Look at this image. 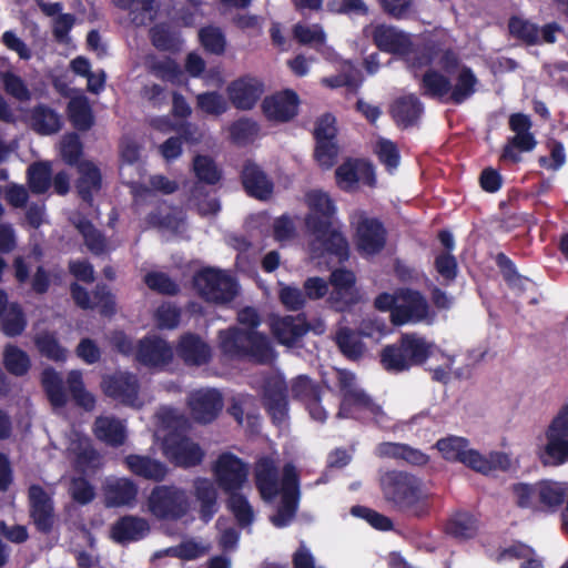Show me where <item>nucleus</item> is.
Listing matches in <instances>:
<instances>
[{
    "mask_svg": "<svg viewBox=\"0 0 568 568\" xmlns=\"http://www.w3.org/2000/svg\"><path fill=\"white\" fill-rule=\"evenodd\" d=\"M308 212L305 226L314 236L313 252L316 256H334L338 263L349 258V244L336 225L337 207L333 199L324 191L313 190L306 193Z\"/></svg>",
    "mask_w": 568,
    "mask_h": 568,
    "instance_id": "obj_1",
    "label": "nucleus"
},
{
    "mask_svg": "<svg viewBox=\"0 0 568 568\" xmlns=\"http://www.w3.org/2000/svg\"><path fill=\"white\" fill-rule=\"evenodd\" d=\"M381 489L387 503L396 510L416 518L426 517L430 505L423 491L422 480L400 470L387 471L381 479Z\"/></svg>",
    "mask_w": 568,
    "mask_h": 568,
    "instance_id": "obj_2",
    "label": "nucleus"
},
{
    "mask_svg": "<svg viewBox=\"0 0 568 568\" xmlns=\"http://www.w3.org/2000/svg\"><path fill=\"white\" fill-rule=\"evenodd\" d=\"M217 342L221 354L229 359L270 364L274 358L270 338L258 331H244L239 326H230L219 331Z\"/></svg>",
    "mask_w": 568,
    "mask_h": 568,
    "instance_id": "obj_3",
    "label": "nucleus"
},
{
    "mask_svg": "<svg viewBox=\"0 0 568 568\" xmlns=\"http://www.w3.org/2000/svg\"><path fill=\"white\" fill-rule=\"evenodd\" d=\"M436 345L417 333H404L385 345L379 354L381 364L388 373H403L423 366L434 354Z\"/></svg>",
    "mask_w": 568,
    "mask_h": 568,
    "instance_id": "obj_4",
    "label": "nucleus"
},
{
    "mask_svg": "<svg viewBox=\"0 0 568 568\" xmlns=\"http://www.w3.org/2000/svg\"><path fill=\"white\" fill-rule=\"evenodd\" d=\"M146 508L152 517L164 521H179L191 508L187 491L176 485H156L148 498Z\"/></svg>",
    "mask_w": 568,
    "mask_h": 568,
    "instance_id": "obj_5",
    "label": "nucleus"
},
{
    "mask_svg": "<svg viewBox=\"0 0 568 568\" xmlns=\"http://www.w3.org/2000/svg\"><path fill=\"white\" fill-rule=\"evenodd\" d=\"M193 286L206 302L225 304L237 294L236 281L223 271L205 267L193 275Z\"/></svg>",
    "mask_w": 568,
    "mask_h": 568,
    "instance_id": "obj_6",
    "label": "nucleus"
},
{
    "mask_svg": "<svg viewBox=\"0 0 568 568\" xmlns=\"http://www.w3.org/2000/svg\"><path fill=\"white\" fill-rule=\"evenodd\" d=\"M545 437L542 464L559 466L568 463V404H565L552 418L545 432Z\"/></svg>",
    "mask_w": 568,
    "mask_h": 568,
    "instance_id": "obj_7",
    "label": "nucleus"
},
{
    "mask_svg": "<svg viewBox=\"0 0 568 568\" xmlns=\"http://www.w3.org/2000/svg\"><path fill=\"white\" fill-rule=\"evenodd\" d=\"M162 449L171 464L183 469L201 465L205 456L197 443L179 430H172L165 435Z\"/></svg>",
    "mask_w": 568,
    "mask_h": 568,
    "instance_id": "obj_8",
    "label": "nucleus"
},
{
    "mask_svg": "<svg viewBox=\"0 0 568 568\" xmlns=\"http://www.w3.org/2000/svg\"><path fill=\"white\" fill-rule=\"evenodd\" d=\"M280 493V505L270 521L277 528H284L295 518L301 497L300 476L293 465H286L283 469Z\"/></svg>",
    "mask_w": 568,
    "mask_h": 568,
    "instance_id": "obj_9",
    "label": "nucleus"
},
{
    "mask_svg": "<svg viewBox=\"0 0 568 568\" xmlns=\"http://www.w3.org/2000/svg\"><path fill=\"white\" fill-rule=\"evenodd\" d=\"M217 486L225 493L240 491L248 477L247 464L231 452L220 454L212 466Z\"/></svg>",
    "mask_w": 568,
    "mask_h": 568,
    "instance_id": "obj_10",
    "label": "nucleus"
},
{
    "mask_svg": "<svg viewBox=\"0 0 568 568\" xmlns=\"http://www.w3.org/2000/svg\"><path fill=\"white\" fill-rule=\"evenodd\" d=\"M336 374V385L341 393L337 417L352 418L355 408L368 410L374 400L364 389L357 387L355 374L348 369H337Z\"/></svg>",
    "mask_w": 568,
    "mask_h": 568,
    "instance_id": "obj_11",
    "label": "nucleus"
},
{
    "mask_svg": "<svg viewBox=\"0 0 568 568\" xmlns=\"http://www.w3.org/2000/svg\"><path fill=\"white\" fill-rule=\"evenodd\" d=\"M354 239L356 250L362 256H375L386 246L387 230L379 219L361 215Z\"/></svg>",
    "mask_w": 568,
    "mask_h": 568,
    "instance_id": "obj_12",
    "label": "nucleus"
},
{
    "mask_svg": "<svg viewBox=\"0 0 568 568\" xmlns=\"http://www.w3.org/2000/svg\"><path fill=\"white\" fill-rule=\"evenodd\" d=\"M103 394L124 406L134 407L139 402L140 382L135 374L116 371L101 379Z\"/></svg>",
    "mask_w": 568,
    "mask_h": 568,
    "instance_id": "obj_13",
    "label": "nucleus"
},
{
    "mask_svg": "<svg viewBox=\"0 0 568 568\" xmlns=\"http://www.w3.org/2000/svg\"><path fill=\"white\" fill-rule=\"evenodd\" d=\"M335 180L338 187L345 192L355 191L361 181L374 187L376 185L375 168L368 160L347 158L336 168Z\"/></svg>",
    "mask_w": 568,
    "mask_h": 568,
    "instance_id": "obj_14",
    "label": "nucleus"
},
{
    "mask_svg": "<svg viewBox=\"0 0 568 568\" xmlns=\"http://www.w3.org/2000/svg\"><path fill=\"white\" fill-rule=\"evenodd\" d=\"M187 407L195 423L206 425L215 420L223 409V397L214 388L197 389L189 394Z\"/></svg>",
    "mask_w": 568,
    "mask_h": 568,
    "instance_id": "obj_15",
    "label": "nucleus"
},
{
    "mask_svg": "<svg viewBox=\"0 0 568 568\" xmlns=\"http://www.w3.org/2000/svg\"><path fill=\"white\" fill-rule=\"evenodd\" d=\"M399 298L400 303L392 312L393 324L419 323L427 318L429 305L419 291L412 288L402 290Z\"/></svg>",
    "mask_w": 568,
    "mask_h": 568,
    "instance_id": "obj_16",
    "label": "nucleus"
},
{
    "mask_svg": "<svg viewBox=\"0 0 568 568\" xmlns=\"http://www.w3.org/2000/svg\"><path fill=\"white\" fill-rule=\"evenodd\" d=\"M263 407L276 426H281L288 417V389L283 379L268 378L262 392Z\"/></svg>",
    "mask_w": 568,
    "mask_h": 568,
    "instance_id": "obj_17",
    "label": "nucleus"
},
{
    "mask_svg": "<svg viewBox=\"0 0 568 568\" xmlns=\"http://www.w3.org/2000/svg\"><path fill=\"white\" fill-rule=\"evenodd\" d=\"M226 93L235 109L250 111L264 93V83L255 77L243 75L233 80L226 87Z\"/></svg>",
    "mask_w": 568,
    "mask_h": 568,
    "instance_id": "obj_18",
    "label": "nucleus"
},
{
    "mask_svg": "<svg viewBox=\"0 0 568 568\" xmlns=\"http://www.w3.org/2000/svg\"><path fill=\"white\" fill-rule=\"evenodd\" d=\"M300 99L295 91L286 89L267 95L261 108L265 118L280 123L290 122L298 113Z\"/></svg>",
    "mask_w": 568,
    "mask_h": 568,
    "instance_id": "obj_19",
    "label": "nucleus"
},
{
    "mask_svg": "<svg viewBox=\"0 0 568 568\" xmlns=\"http://www.w3.org/2000/svg\"><path fill=\"white\" fill-rule=\"evenodd\" d=\"M240 178L242 186L250 197L258 201H268L272 197L274 182L255 162L245 161Z\"/></svg>",
    "mask_w": 568,
    "mask_h": 568,
    "instance_id": "obj_20",
    "label": "nucleus"
},
{
    "mask_svg": "<svg viewBox=\"0 0 568 568\" xmlns=\"http://www.w3.org/2000/svg\"><path fill=\"white\" fill-rule=\"evenodd\" d=\"M374 44L383 52L406 57L413 52L410 34L387 24H378L372 33Z\"/></svg>",
    "mask_w": 568,
    "mask_h": 568,
    "instance_id": "obj_21",
    "label": "nucleus"
},
{
    "mask_svg": "<svg viewBox=\"0 0 568 568\" xmlns=\"http://www.w3.org/2000/svg\"><path fill=\"white\" fill-rule=\"evenodd\" d=\"M178 357L187 366H203L212 359V348L199 334H182L175 346Z\"/></svg>",
    "mask_w": 568,
    "mask_h": 568,
    "instance_id": "obj_22",
    "label": "nucleus"
},
{
    "mask_svg": "<svg viewBox=\"0 0 568 568\" xmlns=\"http://www.w3.org/2000/svg\"><path fill=\"white\" fill-rule=\"evenodd\" d=\"M311 325L305 314L296 316L285 315L275 318L271 324V331L275 339L288 347L295 346L308 333Z\"/></svg>",
    "mask_w": 568,
    "mask_h": 568,
    "instance_id": "obj_23",
    "label": "nucleus"
},
{
    "mask_svg": "<svg viewBox=\"0 0 568 568\" xmlns=\"http://www.w3.org/2000/svg\"><path fill=\"white\" fill-rule=\"evenodd\" d=\"M149 532V521L135 515L121 516L110 527V538L122 546L140 541Z\"/></svg>",
    "mask_w": 568,
    "mask_h": 568,
    "instance_id": "obj_24",
    "label": "nucleus"
},
{
    "mask_svg": "<svg viewBox=\"0 0 568 568\" xmlns=\"http://www.w3.org/2000/svg\"><path fill=\"white\" fill-rule=\"evenodd\" d=\"M173 351L169 343L159 336H145L138 345L136 359L144 366L158 367L169 364Z\"/></svg>",
    "mask_w": 568,
    "mask_h": 568,
    "instance_id": "obj_25",
    "label": "nucleus"
},
{
    "mask_svg": "<svg viewBox=\"0 0 568 568\" xmlns=\"http://www.w3.org/2000/svg\"><path fill=\"white\" fill-rule=\"evenodd\" d=\"M389 112L398 128L408 129L418 123L424 105L415 94H406L392 103Z\"/></svg>",
    "mask_w": 568,
    "mask_h": 568,
    "instance_id": "obj_26",
    "label": "nucleus"
},
{
    "mask_svg": "<svg viewBox=\"0 0 568 568\" xmlns=\"http://www.w3.org/2000/svg\"><path fill=\"white\" fill-rule=\"evenodd\" d=\"M255 486L261 497L266 500H273L280 493L278 470L271 457H262L255 464Z\"/></svg>",
    "mask_w": 568,
    "mask_h": 568,
    "instance_id": "obj_27",
    "label": "nucleus"
},
{
    "mask_svg": "<svg viewBox=\"0 0 568 568\" xmlns=\"http://www.w3.org/2000/svg\"><path fill=\"white\" fill-rule=\"evenodd\" d=\"M79 176L75 181V190L79 197L92 205L94 194L102 189V174L100 169L91 161H82L78 168Z\"/></svg>",
    "mask_w": 568,
    "mask_h": 568,
    "instance_id": "obj_28",
    "label": "nucleus"
},
{
    "mask_svg": "<svg viewBox=\"0 0 568 568\" xmlns=\"http://www.w3.org/2000/svg\"><path fill=\"white\" fill-rule=\"evenodd\" d=\"M124 464L133 475L155 483L163 481L169 471L164 463L138 454L128 455Z\"/></svg>",
    "mask_w": 568,
    "mask_h": 568,
    "instance_id": "obj_29",
    "label": "nucleus"
},
{
    "mask_svg": "<svg viewBox=\"0 0 568 568\" xmlns=\"http://www.w3.org/2000/svg\"><path fill=\"white\" fill-rule=\"evenodd\" d=\"M139 487L130 478H119L109 483L104 488V503L106 507H132L138 497Z\"/></svg>",
    "mask_w": 568,
    "mask_h": 568,
    "instance_id": "obj_30",
    "label": "nucleus"
},
{
    "mask_svg": "<svg viewBox=\"0 0 568 568\" xmlns=\"http://www.w3.org/2000/svg\"><path fill=\"white\" fill-rule=\"evenodd\" d=\"M478 79L471 68L463 65L456 77V82L452 85L446 103L460 105L470 99L477 91Z\"/></svg>",
    "mask_w": 568,
    "mask_h": 568,
    "instance_id": "obj_31",
    "label": "nucleus"
},
{
    "mask_svg": "<svg viewBox=\"0 0 568 568\" xmlns=\"http://www.w3.org/2000/svg\"><path fill=\"white\" fill-rule=\"evenodd\" d=\"M71 222L82 235L85 246L92 254L100 256L106 253L108 242L104 234L87 216L79 214Z\"/></svg>",
    "mask_w": 568,
    "mask_h": 568,
    "instance_id": "obj_32",
    "label": "nucleus"
},
{
    "mask_svg": "<svg viewBox=\"0 0 568 568\" xmlns=\"http://www.w3.org/2000/svg\"><path fill=\"white\" fill-rule=\"evenodd\" d=\"M67 114L78 131H89L94 124V115L89 99L84 94L72 97L67 105Z\"/></svg>",
    "mask_w": 568,
    "mask_h": 568,
    "instance_id": "obj_33",
    "label": "nucleus"
},
{
    "mask_svg": "<svg viewBox=\"0 0 568 568\" xmlns=\"http://www.w3.org/2000/svg\"><path fill=\"white\" fill-rule=\"evenodd\" d=\"M362 336L361 332L343 326L336 331L334 339L342 355L348 361L356 362L363 357L366 349Z\"/></svg>",
    "mask_w": 568,
    "mask_h": 568,
    "instance_id": "obj_34",
    "label": "nucleus"
},
{
    "mask_svg": "<svg viewBox=\"0 0 568 568\" xmlns=\"http://www.w3.org/2000/svg\"><path fill=\"white\" fill-rule=\"evenodd\" d=\"M94 435L109 446L120 447L126 439L125 427L115 417L100 416L94 422Z\"/></svg>",
    "mask_w": 568,
    "mask_h": 568,
    "instance_id": "obj_35",
    "label": "nucleus"
},
{
    "mask_svg": "<svg viewBox=\"0 0 568 568\" xmlns=\"http://www.w3.org/2000/svg\"><path fill=\"white\" fill-rule=\"evenodd\" d=\"M452 89L449 78L438 70L428 69L422 77L420 90L424 97L439 99L445 102Z\"/></svg>",
    "mask_w": 568,
    "mask_h": 568,
    "instance_id": "obj_36",
    "label": "nucleus"
},
{
    "mask_svg": "<svg viewBox=\"0 0 568 568\" xmlns=\"http://www.w3.org/2000/svg\"><path fill=\"white\" fill-rule=\"evenodd\" d=\"M68 392L75 406L92 412L95 408V396L90 393L84 385L82 373L80 371H71L67 376Z\"/></svg>",
    "mask_w": 568,
    "mask_h": 568,
    "instance_id": "obj_37",
    "label": "nucleus"
},
{
    "mask_svg": "<svg viewBox=\"0 0 568 568\" xmlns=\"http://www.w3.org/2000/svg\"><path fill=\"white\" fill-rule=\"evenodd\" d=\"M383 454L394 459H400L413 466H425L429 456L418 448L402 443H386L382 447Z\"/></svg>",
    "mask_w": 568,
    "mask_h": 568,
    "instance_id": "obj_38",
    "label": "nucleus"
},
{
    "mask_svg": "<svg viewBox=\"0 0 568 568\" xmlns=\"http://www.w3.org/2000/svg\"><path fill=\"white\" fill-rule=\"evenodd\" d=\"M509 34L526 43L527 45H536L540 43L539 27L521 17L511 16L508 20Z\"/></svg>",
    "mask_w": 568,
    "mask_h": 568,
    "instance_id": "obj_39",
    "label": "nucleus"
},
{
    "mask_svg": "<svg viewBox=\"0 0 568 568\" xmlns=\"http://www.w3.org/2000/svg\"><path fill=\"white\" fill-rule=\"evenodd\" d=\"M435 447L445 460L462 464L469 447V440L465 437L449 435L438 439Z\"/></svg>",
    "mask_w": 568,
    "mask_h": 568,
    "instance_id": "obj_40",
    "label": "nucleus"
},
{
    "mask_svg": "<svg viewBox=\"0 0 568 568\" xmlns=\"http://www.w3.org/2000/svg\"><path fill=\"white\" fill-rule=\"evenodd\" d=\"M192 169L200 183L215 185L222 179V171L210 155L196 154L193 158Z\"/></svg>",
    "mask_w": 568,
    "mask_h": 568,
    "instance_id": "obj_41",
    "label": "nucleus"
},
{
    "mask_svg": "<svg viewBox=\"0 0 568 568\" xmlns=\"http://www.w3.org/2000/svg\"><path fill=\"white\" fill-rule=\"evenodd\" d=\"M152 45L159 51L175 53L181 49V40L166 24L159 23L150 29Z\"/></svg>",
    "mask_w": 568,
    "mask_h": 568,
    "instance_id": "obj_42",
    "label": "nucleus"
},
{
    "mask_svg": "<svg viewBox=\"0 0 568 568\" xmlns=\"http://www.w3.org/2000/svg\"><path fill=\"white\" fill-rule=\"evenodd\" d=\"M1 331L8 337H16L23 333L27 326L26 315L19 303H10L8 311L0 317Z\"/></svg>",
    "mask_w": 568,
    "mask_h": 568,
    "instance_id": "obj_43",
    "label": "nucleus"
},
{
    "mask_svg": "<svg viewBox=\"0 0 568 568\" xmlns=\"http://www.w3.org/2000/svg\"><path fill=\"white\" fill-rule=\"evenodd\" d=\"M445 531L458 539L473 538L477 531L476 520L468 513H457L446 523Z\"/></svg>",
    "mask_w": 568,
    "mask_h": 568,
    "instance_id": "obj_44",
    "label": "nucleus"
},
{
    "mask_svg": "<svg viewBox=\"0 0 568 568\" xmlns=\"http://www.w3.org/2000/svg\"><path fill=\"white\" fill-rule=\"evenodd\" d=\"M537 141L531 132L516 133L508 138L507 143L503 148L501 158L510 160L514 163L520 161L519 152H530L535 149Z\"/></svg>",
    "mask_w": 568,
    "mask_h": 568,
    "instance_id": "obj_45",
    "label": "nucleus"
},
{
    "mask_svg": "<svg viewBox=\"0 0 568 568\" xmlns=\"http://www.w3.org/2000/svg\"><path fill=\"white\" fill-rule=\"evenodd\" d=\"M42 385L52 406L64 407L68 403L62 378L53 369L42 373Z\"/></svg>",
    "mask_w": 568,
    "mask_h": 568,
    "instance_id": "obj_46",
    "label": "nucleus"
},
{
    "mask_svg": "<svg viewBox=\"0 0 568 568\" xmlns=\"http://www.w3.org/2000/svg\"><path fill=\"white\" fill-rule=\"evenodd\" d=\"M227 509L233 514L236 523L241 527L250 526L254 520V511L247 498L240 491L227 494Z\"/></svg>",
    "mask_w": 568,
    "mask_h": 568,
    "instance_id": "obj_47",
    "label": "nucleus"
},
{
    "mask_svg": "<svg viewBox=\"0 0 568 568\" xmlns=\"http://www.w3.org/2000/svg\"><path fill=\"white\" fill-rule=\"evenodd\" d=\"M4 368L14 376H23L30 368L28 354L16 345H7L3 351Z\"/></svg>",
    "mask_w": 568,
    "mask_h": 568,
    "instance_id": "obj_48",
    "label": "nucleus"
},
{
    "mask_svg": "<svg viewBox=\"0 0 568 568\" xmlns=\"http://www.w3.org/2000/svg\"><path fill=\"white\" fill-rule=\"evenodd\" d=\"M291 392L294 399L304 404L314 399H322L323 395L321 385L306 375H301L294 379Z\"/></svg>",
    "mask_w": 568,
    "mask_h": 568,
    "instance_id": "obj_49",
    "label": "nucleus"
},
{
    "mask_svg": "<svg viewBox=\"0 0 568 568\" xmlns=\"http://www.w3.org/2000/svg\"><path fill=\"white\" fill-rule=\"evenodd\" d=\"M145 285L161 295L175 296L180 293L179 284L166 273L151 271L144 275Z\"/></svg>",
    "mask_w": 568,
    "mask_h": 568,
    "instance_id": "obj_50",
    "label": "nucleus"
},
{
    "mask_svg": "<svg viewBox=\"0 0 568 568\" xmlns=\"http://www.w3.org/2000/svg\"><path fill=\"white\" fill-rule=\"evenodd\" d=\"M199 40L206 52L221 55L225 51L226 39L219 27L207 26L201 28Z\"/></svg>",
    "mask_w": 568,
    "mask_h": 568,
    "instance_id": "obj_51",
    "label": "nucleus"
},
{
    "mask_svg": "<svg viewBox=\"0 0 568 568\" xmlns=\"http://www.w3.org/2000/svg\"><path fill=\"white\" fill-rule=\"evenodd\" d=\"M149 71L158 79L172 83L180 82L183 74L179 63L170 57L152 61Z\"/></svg>",
    "mask_w": 568,
    "mask_h": 568,
    "instance_id": "obj_52",
    "label": "nucleus"
},
{
    "mask_svg": "<svg viewBox=\"0 0 568 568\" xmlns=\"http://www.w3.org/2000/svg\"><path fill=\"white\" fill-rule=\"evenodd\" d=\"M196 106L202 112L220 116L227 111V102L217 91H206L196 95Z\"/></svg>",
    "mask_w": 568,
    "mask_h": 568,
    "instance_id": "obj_53",
    "label": "nucleus"
},
{
    "mask_svg": "<svg viewBox=\"0 0 568 568\" xmlns=\"http://www.w3.org/2000/svg\"><path fill=\"white\" fill-rule=\"evenodd\" d=\"M60 154L62 160L69 165H77L81 163L83 154V144L80 136L75 132L65 134L60 143Z\"/></svg>",
    "mask_w": 568,
    "mask_h": 568,
    "instance_id": "obj_54",
    "label": "nucleus"
},
{
    "mask_svg": "<svg viewBox=\"0 0 568 568\" xmlns=\"http://www.w3.org/2000/svg\"><path fill=\"white\" fill-rule=\"evenodd\" d=\"M92 294L94 300L92 303L102 316L112 317L116 314V298L106 284L98 283Z\"/></svg>",
    "mask_w": 568,
    "mask_h": 568,
    "instance_id": "obj_55",
    "label": "nucleus"
},
{
    "mask_svg": "<svg viewBox=\"0 0 568 568\" xmlns=\"http://www.w3.org/2000/svg\"><path fill=\"white\" fill-rule=\"evenodd\" d=\"M146 223L152 227L165 229L171 231H176L181 226L183 220L178 215L174 209H170L168 212H164L161 206H158L153 211H151L146 217Z\"/></svg>",
    "mask_w": 568,
    "mask_h": 568,
    "instance_id": "obj_56",
    "label": "nucleus"
},
{
    "mask_svg": "<svg viewBox=\"0 0 568 568\" xmlns=\"http://www.w3.org/2000/svg\"><path fill=\"white\" fill-rule=\"evenodd\" d=\"M74 467L78 471L85 473L89 469H97L100 465V455L89 443H80L74 449Z\"/></svg>",
    "mask_w": 568,
    "mask_h": 568,
    "instance_id": "obj_57",
    "label": "nucleus"
},
{
    "mask_svg": "<svg viewBox=\"0 0 568 568\" xmlns=\"http://www.w3.org/2000/svg\"><path fill=\"white\" fill-rule=\"evenodd\" d=\"M338 143L336 141H316L314 148V160L324 170L332 169L338 156Z\"/></svg>",
    "mask_w": 568,
    "mask_h": 568,
    "instance_id": "obj_58",
    "label": "nucleus"
},
{
    "mask_svg": "<svg viewBox=\"0 0 568 568\" xmlns=\"http://www.w3.org/2000/svg\"><path fill=\"white\" fill-rule=\"evenodd\" d=\"M351 514L365 519L373 528L381 531H389L394 526L393 520L389 517L365 506H353Z\"/></svg>",
    "mask_w": 568,
    "mask_h": 568,
    "instance_id": "obj_59",
    "label": "nucleus"
},
{
    "mask_svg": "<svg viewBox=\"0 0 568 568\" xmlns=\"http://www.w3.org/2000/svg\"><path fill=\"white\" fill-rule=\"evenodd\" d=\"M337 126H336V118L326 112L322 114L315 121L313 136L316 141H336L337 140Z\"/></svg>",
    "mask_w": 568,
    "mask_h": 568,
    "instance_id": "obj_60",
    "label": "nucleus"
},
{
    "mask_svg": "<svg viewBox=\"0 0 568 568\" xmlns=\"http://www.w3.org/2000/svg\"><path fill=\"white\" fill-rule=\"evenodd\" d=\"M62 126L61 115L52 109L38 104V134H52Z\"/></svg>",
    "mask_w": 568,
    "mask_h": 568,
    "instance_id": "obj_61",
    "label": "nucleus"
},
{
    "mask_svg": "<svg viewBox=\"0 0 568 568\" xmlns=\"http://www.w3.org/2000/svg\"><path fill=\"white\" fill-rule=\"evenodd\" d=\"M376 154L382 164L388 171L396 169L400 162V155L396 143L387 139H379L376 144Z\"/></svg>",
    "mask_w": 568,
    "mask_h": 568,
    "instance_id": "obj_62",
    "label": "nucleus"
},
{
    "mask_svg": "<svg viewBox=\"0 0 568 568\" xmlns=\"http://www.w3.org/2000/svg\"><path fill=\"white\" fill-rule=\"evenodd\" d=\"M2 83L6 93L16 100L27 102L31 99V93L24 81L11 71L4 72Z\"/></svg>",
    "mask_w": 568,
    "mask_h": 568,
    "instance_id": "obj_63",
    "label": "nucleus"
},
{
    "mask_svg": "<svg viewBox=\"0 0 568 568\" xmlns=\"http://www.w3.org/2000/svg\"><path fill=\"white\" fill-rule=\"evenodd\" d=\"M258 133L255 121L243 118L233 122L230 126V135L236 143H246Z\"/></svg>",
    "mask_w": 568,
    "mask_h": 568,
    "instance_id": "obj_64",
    "label": "nucleus"
}]
</instances>
